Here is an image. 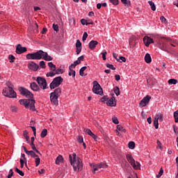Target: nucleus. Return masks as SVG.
<instances>
[{
    "mask_svg": "<svg viewBox=\"0 0 178 178\" xmlns=\"http://www.w3.org/2000/svg\"><path fill=\"white\" fill-rule=\"evenodd\" d=\"M26 59L29 60H40L44 59V60H52L53 58L48 55V53L42 51L38 50L36 52L29 53L26 56Z\"/></svg>",
    "mask_w": 178,
    "mask_h": 178,
    "instance_id": "1",
    "label": "nucleus"
},
{
    "mask_svg": "<svg viewBox=\"0 0 178 178\" xmlns=\"http://www.w3.org/2000/svg\"><path fill=\"white\" fill-rule=\"evenodd\" d=\"M70 162L73 167L74 172H80L83 170V161L77 156L76 153L69 155Z\"/></svg>",
    "mask_w": 178,
    "mask_h": 178,
    "instance_id": "2",
    "label": "nucleus"
},
{
    "mask_svg": "<svg viewBox=\"0 0 178 178\" xmlns=\"http://www.w3.org/2000/svg\"><path fill=\"white\" fill-rule=\"evenodd\" d=\"M20 105H24L26 109L35 112V100L34 99H19Z\"/></svg>",
    "mask_w": 178,
    "mask_h": 178,
    "instance_id": "3",
    "label": "nucleus"
},
{
    "mask_svg": "<svg viewBox=\"0 0 178 178\" xmlns=\"http://www.w3.org/2000/svg\"><path fill=\"white\" fill-rule=\"evenodd\" d=\"M62 95V88H57L50 93V101L53 105H58V99Z\"/></svg>",
    "mask_w": 178,
    "mask_h": 178,
    "instance_id": "4",
    "label": "nucleus"
},
{
    "mask_svg": "<svg viewBox=\"0 0 178 178\" xmlns=\"http://www.w3.org/2000/svg\"><path fill=\"white\" fill-rule=\"evenodd\" d=\"M126 156L128 162L132 165V168L135 170H140V169H141V164H140L138 161L136 162V160H134L133 156L131 154H127Z\"/></svg>",
    "mask_w": 178,
    "mask_h": 178,
    "instance_id": "5",
    "label": "nucleus"
},
{
    "mask_svg": "<svg viewBox=\"0 0 178 178\" xmlns=\"http://www.w3.org/2000/svg\"><path fill=\"white\" fill-rule=\"evenodd\" d=\"M63 83V78L62 76H57L53 79L49 85L51 90H55L56 87H59Z\"/></svg>",
    "mask_w": 178,
    "mask_h": 178,
    "instance_id": "6",
    "label": "nucleus"
},
{
    "mask_svg": "<svg viewBox=\"0 0 178 178\" xmlns=\"http://www.w3.org/2000/svg\"><path fill=\"white\" fill-rule=\"evenodd\" d=\"M2 94L4 97H7L8 98H16L17 97L16 92H15L13 89L8 88H5L3 90Z\"/></svg>",
    "mask_w": 178,
    "mask_h": 178,
    "instance_id": "7",
    "label": "nucleus"
},
{
    "mask_svg": "<svg viewBox=\"0 0 178 178\" xmlns=\"http://www.w3.org/2000/svg\"><path fill=\"white\" fill-rule=\"evenodd\" d=\"M92 92H94V94H97V95H102V94H104L101 85H99L97 81H93Z\"/></svg>",
    "mask_w": 178,
    "mask_h": 178,
    "instance_id": "8",
    "label": "nucleus"
},
{
    "mask_svg": "<svg viewBox=\"0 0 178 178\" xmlns=\"http://www.w3.org/2000/svg\"><path fill=\"white\" fill-rule=\"evenodd\" d=\"M92 168V173L95 174V172L99 170V169H106L108 168V165L105 163H100L99 164L92 165L90 164Z\"/></svg>",
    "mask_w": 178,
    "mask_h": 178,
    "instance_id": "9",
    "label": "nucleus"
},
{
    "mask_svg": "<svg viewBox=\"0 0 178 178\" xmlns=\"http://www.w3.org/2000/svg\"><path fill=\"white\" fill-rule=\"evenodd\" d=\"M48 66L49 67L50 72H47L46 76L47 77H54L55 76V71L56 70V65L52 62L48 63Z\"/></svg>",
    "mask_w": 178,
    "mask_h": 178,
    "instance_id": "10",
    "label": "nucleus"
},
{
    "mask_svg": "<svg viewBox=\"0 0 178 178\" xmlns=\"http://www.w3.org/2000/svg\"><path fill=\"white\" fill-rule=\"evenodd\" d=\"M19 91L21 94V95H23L24 97H26V98H33V95L31 92H30L26 88H24L23 87L19 88Z\"/></svg>",
    "mask_w": 178,
    "mask_h": 178,
    "instance_id": "11",
    "label": "nucleus"
},
{
    "mask_svg": "<svg viewBox=\"0 0 178 178\" xmlns=\"http://www.w3.org/2000/svg\"><path fill=\"white\" fill-rule=\"evenodd\" d=\"M38 84L42 90H47V80L42 77H38L36 79Z\"/></svg>",
    "mask_w": 178,
    "mask_h": 178,
    "instance_id": "12",
    "label": "nucleus"
},
{
    "mask_svg": "<svg viewBox=\"0 0 178 178\" xmlns=\"http://www.w3.org/2000/svg\"><path fill=\"white\" fill-rule=\"evenodd\" d=\"M149 101H151V96L149 95L145 96L139 103V106L140 108H144V106H147V105L149 104Z\"/></svg>",
    "mask_w": 178,
    "mask_h": 178,
    "instance_id": "13",
    "label": "nucleus"
},
{
    "mask_svg": "<svg viewBox=\"0 0 178 178\" xmlns=\"http://www.w3.org/2000/svg\"><path fill=\"white\" fill-rule=\"evenodd\" d=\"M39 67L40 66L33 61H31L28 64V68L29 70H33V72H37Z\"/></svg>",
    "mask_w": 178,
    "mask_h": 178,
    "instance_id": "14",
    "label": "nucleus"
},
{
    "mask_svg": "<svg viewBox=\"0 0 178 178\" xmlns=\"http://www.w3.org/2000/svg\"><path fill=\"white\" fill-rule=\"evenodd\" d=\"M27 51L26 47H22V44H17L16 47V54L20 55L22 54H24V52Z\"/></svg>",
    "mask_w": 178,
    "mask_h": 178,
    "instance_id": "15",
    "label": "nucleus"
},
{
    "mask_svg": "<svg viewBox=\"0 0 178 178\" xmlns=\"http://www.w3.org/2000/svg\"><path fill=\"white\" fill-rule=\"evenodd\" d=\"M143 42L145 45V47H149L150 44H154V39H152L148 36H145L143 38Z\"/></svg>",
    "mask_w": 178,
    "mask_h": 178,
    "instance_id": "16",
    "label": "nucleus"
},
{
    "mask_svg": "<svg viewBox=\"0 0 178 178\" xmlns=\"http://www.w3.org/2000/svg\"><path fill=\"white\" fill-rule=\"evenodd\" d=\"M85 132L86 133V134H88V136H90V137L92 138H93L95 140V141H97L98 136H97V135L94 134V133H92L91 129H85Z\"/></svg>",
    "mask_w": 178,
    "mask_h": 178,
    "instance_id": "17",
    "label": "nucleus"
},
{
    "mask_svg": "<svg viewBox=\"0 0 178 178\" xmlns=\"http://www.w3.org/2000/svg\"><path fill=\"white\" fill-rule=\"evenodd\" d=\"M97 45H98V41L97 40H91L89 42V48L91 49V51H94Z\"/></svg>",
    "mask_w": 178,
    "mask_h": 178,
    "instance_id": "18",
    "label": "nucleus"
},
{
    "mask_svg": "<svg viewBox=\"0 0 178 178\" xmlns=\"http://www.w3.org/2000/svg\"><path fill=\"white\" fill-rule=\"evenodd\" d=\"M107 106H116V102H115V98L113 97L108 99L106 102Z\"/></svg>",
    "mask_w": 178,
    "mask_h": 178,
    "instance_id": "19",
    "label": "nucleus"
},
{
    "mask_svg": "<svg viewBox=\"0 0 178 178\" xmlns=\"http://www.w3.org/2000/svg\"><path fill=\"white\" fill-rule=\"evenodd\" d=\"M30 86L33 91H40V86L35 82L31 83Z\"/></svg>",
    "mask_w": 178,
    "mask_h": 178,
    "instance_id": "20",
    "label": "nucleus"
},
{
    "mask_svg": "<svg viewBox=\"0 0 178 178\" xmlns=\"http://www.w3.org/2000/svg\"><path fill=\"white\" fill-rule=\"evenodd\" d=\"M145 62H146V63H151V62H152L151 55L148 53H147L145 56Z\"/></svg>",
    "mask_w": 178,
    "mask_h": 178,
    "instance_id": "21",
    "label": "nucleus"
},
{
    "mask_svg": "<svg viewBox=\"0 0 178 178\" xmlns=\"http://www.w3.org/2000/svg\"><path fill=\"white\" fill-rule=\"evenodd\" d=\"M26 155H29V156H31L32 158H38V155L35 154V153L34 152V151L33 150H30V151H27L26 152Z\"/></svg>",
    "mask_w": 178,
    "mask_h": 178,
    "instance_id": "22",
    "label": "nucleus"
},
{
    "mask_svg": "<svg viewBox=\"0 0 178 178\" xmlns=\"http://www.w3.org/2000/svg\"><path fill=\"white\" fill-rule=\"evenodd\" d=\"M63 162V156L62 155H58V156L56 159V164L60 165Z\"/></svg>",
    "mask_w": 178,
    "mask_h": 178,
    "instance_id": "23",
    "label": "nucleus"
},
{
    "mask_svg": "<svg viewBox=\"0 0 178 178\" xmlns=\"http://www.w3.org/2000/svg\"><path fill=\"white\" fill-rule=\"evenodd\" d=\"M154 118L157 120H159L160 122H163V115L161 113L156 114Z\"/></svg>",
    "mask_w": 178,
    "mask_h": 178,
    "instance_id": "24",
    "label": "nucleus"
},
{
    "mask_svg": "<svg viewBox=\"0 0 178 178\" xmlns=\"http://www.w3.org/2000/svg\"><path fill=\"white\" fill-rule=\"evenodd\" d=\"M121 2L127 8H129V6H131V2L130 1V0H121Z\"/></svg>",
    "mask_w": 178,
    "mask_h": 178,
    "instance_id": "25",
    "label": "nucleus"
},
{
    "mask_svg": "<svg viewBox=\"0 0 178 178\" xmlns=\"http://www.w3.org/2000/svg\"><path fill=\"white\" fill-rule=\"evenodd\" d=\"M47 134H48V130L47 129H44L40 134L41 138H45V137H47Z\"/></svg>",
    "mask_w": 178,
    "mask_h": 178,
    "instance_id": "26",
    "label": "nucleus"
},
{
    "mask_svg": "<svg viewBox=\"0 0 178 178\" xmlns=\"http://www.w3.org/2000/svg\"><path fill=\"white\" fill-rule=\"evenodd\" d=\"M148 3L151 6L152 10H153V12H155V10H156V7L155 6V3L152 1H149Z\"/></svg>",
    "mask_w": 178,
    "mask_h": 178,
    "instance_id": "27",
    "label": "nucleus"
},
{
    "mask_svg": "<svg viewBox=\"0 0 178 178\" xmlns=\"http://www.w3.org/2000/svg\"><path fill=\"white\" fill-rule=\"evenodd\" d=\"M84 60V56H81L77 58L76 60H75V64L80 65V63H81V60Z\"/></svg>",
    "mask_w": 178,
    "mask_h": 178,
    "instance_id": "28",
    "label": "nucleus"
},
{
    "mask_svg": "<svg viewBox=\"0 0 178 178\" xmlns=\"http://www.w3.org/2000/svg\"><path fill=\"white\" fill-rule=\"evenodd\" d=\"M128 147L130 149H134V148H136V143L133 141H131L129 143Z\"/></svg>",
    "mask_w": 178,
    "mask_h": 178,
    "instance_id": "29",
    "label": "nucleus"
},
{
    "mask_svg": "<svg viewBox=\"0 0 178 178\" xmlns=\"http://www.w3.org/2000/svg\"><path fill=\"white\" fill-rule=\"evenodd\" d=\"M113 91L117 97H119V95H120V89L119 88V87L116 86L115 88H114Z\"/></svg>",
    "mask_w": 178,
    "mask_h": 178,
    "instance_id": "30",
    "label": "nucleus"
},
{
    "mask_svg": "<svg viewBox=\"0 0 178 178\" xmlns=\"http://www.w3.org/2000/svg\"><path fill=\"white\" fill-rule=\"evenodd\" d=\"M117 130L121 131V133H126V129H124L122 125H117Z\"/></svg>",
    "mask_w": 178,
    "mask_h": 178,
    "instance_id": "31",
    "label": "nucleus"
},
{
    "mask_svg": "<svg viewBox=\"0 0 178 178\" xmlns=\"http://www.w3.org/2000/svg\"><path fill=\"white\" fill-rule=\"evenodd\" d=\"M24 137L28 143L30 141V136H29V132L27 131H24Z\"/></svg>",
    "mask_w": 178,
    "mask_h": 178,
    "instance_id": "32",
    "label": "nucleus"
},
{
    "mask_svg": "<svg viewBox=\"0 0 178 178\" xmlns=\"http://www.w3.org/2000/svg\"><path fill=\"white\" fill-rule=\"evenodd\" d=\"M19 162H20V168H24V162L26 163V165H27V160H23V159H19Z\"/></svg>",
    "mask_w": 178,
    "mask_h": 178,
    "instance_id": "33",
    "label": "nucleus"
},
{
    "mask_svg": "<svg viewBox=\"0 0 178 178\" xmlns=\"http://www.w3.org/2000/svg\"><path fill=\"white\" fill-rule=\"evenodd\" d=\"M63 70L58 68L56 70V71H54V76H56V74H63Z\"/></svg>",
    "mask_w": 178,
    "mask_h": 178,
    "instance_id": "34",
    "label": "nucleus"
},
{
    "mask_svg": "<svg viewBox=\"0 0 178 178\" xmlns=\"http://www.w3.org/2000/svg\"><path fill=\"white\" fill-rule=\"evenodd\" d=\"M87 70V67L86 66L82 67L79 70V74L80 76H84V71Z\"/></svg>",
    "mask_w": 178,
    "mask_h": 178,
    "instance_id": "35",
    "label": "nucleus"
},
{
    "mask_svg": "<svg viewBox=\"0 0 178 178\" xmlns=\"http://www.w3.org/2000/svg\"><path fill=\"white\" fill-rule=\"evenodd\" d=\"M69 76H72V77H76V71L73 70L72 69H69Z\"/></svg>",
    "mask_w": 178,
    "mask_h": 178,
    "instance_id": "36",
    "label": "nucleus"
},
{
    "mask_svg": "<svg viewBox=\"0 0 178 178\" xmlns=\"http://www.w3.org/2000/svg\"><path fill=\"white\" fill-rule=\"evenodd\" d=\"M153 124H154L155 129L159 128V122H158V120H156V118L154 119Z\"/></svg>",
    "mask_w": 178,
    "mask_h": 178,
    "instance_id": "37",
    "label": "nucleus"
},
{
    "mask_svg": "<svg viewBox=\"0 0 178 178\" xmlns=\"http://www.w3.org/2000/svg\"><path fill=\"white\" fill-rule=\"evenodd\" d=\"M108 99H109L108 96H104L103 97H102L100 101H101V102H103L104 104H106V102H108Z\"/></svg>",
    "mask_w": 178,
    "mask_h": 178,
    "instance_id": "38",
    "label": "nucleus"
},
{
    "mask_svg": "<svg viewBox=\"0 0 178 178\" xmlns=\"http://www.w3.org/2000/svg\"><path fill=\"white\" fill-rule=\"evenodd\" d=\"M174 118L175 123H178V110L174 113Z\"/></svg>",
    "mask_w": 178,
    "mask_h": 178,
    "instance_id": "39",
    "label": "nucleus"
},
{
    "mask_svg": "<svg viewBox=\"0 0 178 178\" xmlns=\"http://www.w3.org/2000/svg\"><path fill=\"white\" fill-rule=\"evenodd\" d=\"M15 172L19 174V176H24V172L23 171L20 170L19 168H15Z\"/></svg>",
    "mask_w": 178,
    "mask_h": 178,
    "instance_id": "40",
    "label": "nucleus"
},
{
    "mask_svg": "<svg viewBox=\"0 0 178 178\" xmlns=\"http://www.w3.org/2000/svg\"><path fill=\"white\" fill-rule=\"evenodd\" d=\"M168 83L169 84H177V80H176L175 79H169Z\"/></svg>",
    "mask_w": 178,
    "mask_h": 178,
    "instance_id": "41",
    "label": "nucleus"
},
{
    "mask_svg": "<svg viewBox=\"0 0 178 178\" xmlns=\"http://www.w3.org/2000/svg\"><path fill=\"white\" fill-rule=\"evenodd\" d=\"M162 175H163V168H161L159 170V174L156 175V177L159 178L161 176H162Z\"/></svg>",
    "mask_w": 178,
    "mask_h": 178,
    "instance_id": "42",
    "label": "nucleus"
},
{
    "mask_svg": "<svg viewBox=\"0 0 178 178\" xmlns=\"http://www.w3.org/2000/svg\"><path fill=\"white\" fill-rule=\"evenodd\" d=\"M106 67H108V69H111V70H116V67H115L112 64L107 63Z\"/></svg>",
    "mask_w": 178,
    "mask_h": 178,
    "instance_id": "43",
    "label": "nucleus"
},
{
    "mask_svg": "<svg viewBox=\"0 0 178 178\" xmlns=\"http://www.w3.org/2000/svg\"><path fill=\"white\" fill-rule=\"evenodd\" d=\"M77 141L78 143H79V144L84 143V139L83 138V136H79L77 138Z\"/></svg>",
    "mask_w": 178,
    "mask_h": 178,
    "instance_id": "44",
    "label": "nucleus"
},
{
    "mask_svg": "<svg viewBox=\"0 0 178 178\" xmlns=\"http://www.w3.org/2000/svg\"><path fill=\"white\" fill-rule=\"evenodd\" d=\"M109 2H111L112 5H114L115 6H116L119 3V0H109Z\"/></svg>",
    "mask_w": 178,
    "mask_h": 178,
    "instance_id": "45",
    "label": "nucleus"
},
{
    "mask_svg": "<svg viewBox=\"0 0 178 178\" xmlns=\"http://www.w3.org/2000/svg\"><path fill=\"white\" fill-rule=\"evenodd\" d=\"M118 62H120V63H122V62H126V58L124 56H119L118 57V60H117Z\"/></svg>",
    "mask_w": 178,
    "mask_h": 178,
    "instance_id": "46",
    "label": "nucleus"
},
{
    "mask_svg": "<svg viewBox=\"0 0 178 178\" xmlns=\"http://www.w3.org/2000/svg\"><path fill=\"white\" fill-rule=\"evenodd\" d=\"M35 166H38L41 162V159L38 157H35Z\"/></svg>",
    "mask_w": 178,
    "mask_h": 178,
    "instance_id": "47",
    "label": "nucleus"
},
{
    "mask_svg": "<svg viewBox=\"0 0 178 178\" xmlns=\"http://www.w3.org/2000/svg\"><path fill=\"white\" fill-rule=\"evenodd\" d=\"M156 144H157L158 148H159V149H161V150L163 149V147H162V143H161V141H159V140H157Z\"/></svg>",
    "mask_w": 178,
    "mask_h": 178,
    "instance_id": "48",
    "label": "nucleus"
},
{
    "mask_svg": "<svg viewBox=\"0 0 178 178\" xmlns=\"http://www.w3.org/2000/svg\"><path fill=\"white\" fill-rule=\"evenodd\" d=\"M8 59L10 63H13V62H15V56L13 55H10L8 56Z\"/></svg>",
    "mask_w": 178,
    "mask_h": 178,
    "instance_id": "49",
    "label": "nucleus"
},
{
    "mask_svg": "<svg viewBox=\"0 0 178 178\" xmlns=\"http://www.w3.org/2000/svg\"><path fill=\"white\" fill-rule=\"evenodd\" d=\"M6 86H7V88H10V90H13V85L12 84V83L10 82H7L6 83Z\"/></svg>",
    "mask_w": 178,
    "mask_h": 178,
    "instance_id": "50",
    "label": "nucleus"
},
{
    "mask_svg": "<svg viewBox=\"0 0 178 178\" xmlns=\"http://www.w3.org/2000/svg\"><path fill=\"white\" fill-rule=\"evenodd\" d=\"M39 65L40 67H42V69H45L46 65H45V62L44 60L40 61Z\"/></svg>",
    "mask_w": 178,
    "mask_h": 178,
    "instance_id": "51",
    "label": "nucleus"
},
{
    "mask_svg": "<svg viewBox=\"0 0 178 178\" xmlns=\"http://www.w3.org/2000/svg\"><path fill=\"white\" fill-rule=\"evenodd\" d=\"M76 48H81V42L79 40H76Z\"/></svg>",
    "mask_w": 178,
    "mask_h": 178,
    "instance_id": "52",
    "label": "nucleus"
},
{
    "mask_svg": "<svg viewBox=\"0 0 178 178\" xmlns=\"http://www.w3.org/2000/svg\"><path fill=\"white\" fill-rule=\"evenodd\" d=\"M10 109L11 112H17V107H16L15 106H11L10 107Z\"/></svg>",
    "mask_w": 178,
    "mask_h": 178,
    "instance_id": "53",
    "label": "nucleus"
},
{
    "mask_svg": "<svg viewBox=\"0 0 178 178\" xmlns=\"http://www.w3.org/2000/svg\"><path fill=\"white\" fill-rule=\"evenodd\" d=\"M81 23L83 26H88V24L87 22V20L82 19H81Z\"/></svg>",
    "mask_w": 178,
    "mask_h": 178,
    "instance_id": "54",
    "label": "nucleus"
},
{
    "mask_svg": "<svg viewBox=\"0 0 178 178\" xmlns=\"http://www.w3.org/2000/svg\"><path fill=\"white\" fill-rule=\"evenodd\" d=\"M87 37H88V33H87V32H84L82 37L83 41H86V40H87Z\"/></svg>",
    "mask_w": 178,
    "mask_h": 178,
    "instance_id": "55",
    "label": "nucleus"
},
{
    "mask_svg": "<svg viewBox=\"0 0 178 178\" xmlns=\"http://www.w3.org/2000/svg\"><path fill=\"white\" fill-rule=\"evenodd\" d=\"M112 119H113V122H114L115 124H119V120H118V118L113 117Z\"/></svg>",
    "mask_w": 178,
    "mask_h": 178,
    "instance_id": "56",
    "label": "nucleus"
},
{
    "mask_svg": "<svg viewBox=\"0 0 178 178\" xmlns=\"http://www.w3.org/2000/svg\"><path fill=\"white\" fill-rule=\"evenodd\" d=\"M53 29L54 30V31H59V26H58V24H53Z\"/></svg>",
    "mask_w": 178,
    "mask_h": 178,
    "instance_id": "57",
    "label": "nucleus"
},
{
    "mask_svg": "<svg viewBox=\"0 0 178 178\" xmlns=\"http://www.w3.org/2000/svg\"><path fill=\"white\" fill-rule=\"evenodd\" d=\"M12 176H13V170L10 169L9 170V174L8 175V178H12Z\"/></svg>",
    "mask_w": 178,
    "mask_h": 178,
    "instance_id": "58",
    "label": "nucleus"
},
{
    "mask_svg": "<svg viewBox=\"0 0 178 178\" xmlns=\"http://www.w3.org/2000/svg\"><path fill=\"white\" fill-rule=\"evenodd\" d=\"M79 64H76V61L74 62V63L71 64L69 67V69H73V67H76Z\"/></svg>",
    "mask_w": 178,
    "mask_h": 178,
    "instance_id": "59",
    "label": "nucleus"
},
{
    "mask_svg": "<svg viewBox=\"0 0 178 178\" xmlns=\"http://www.w3.org/2000/svg\"><path fill=\"white\" fill-rule=\"evenodd\" d=\"M106 54H107L106 51L101 53V54L102 55L103 60H106Z\"/></svg>",
    "mask_w": 178,
    "mask_h": 178,
    "instance_id": "60",
    "label": "nucleus"
},
{
    "mask_svg": "<svg viewBox=\"0 0 178 178\" xmlns=\"http://www.w3.org/2000/svg\"><path fill=\"white\" fill-rule=\"evenodd\" d=\"M30 145H31V147L33 151H36L37 148L35 147V145H34V143H30Z\"/></svg>",
    "mask_w": 178,
    "mask_h": 178,
    "instance_id": "61",
    "label": "nucleus"
},
{
    "mask_svg": "<svg viewBox=\"0 0 178 178\" xmlns=\"http://www.w3.org/2000/svg\"><path fill=\"white\" fill-rule=\"evenodd\" d=\"M76 55H79L81 52V47H76Z\"/></svg>",
    "mask_w": 178,
    "mask_h": 178,
    "instance_id": "62",
    "label": "nucleus"
},
{
    "mask_svg": "<svg viewBox=\"0 0 178 178\" xmlns=\"http://www.w3.org/2000/svg\"><path fill=\"white\" fill-rule=\"evenodd\" d=\"M173 130H174V133H175V136H178V128L174 127Z\"/></svg>",
    "mask_w": 178,
    "mask_h": 178,
    "instance_id": "63",
    "label": "nucleus"
},
{
    "mask_svg": "<svg viewBox=\"0 0 178 178\" xmlns=\"http://www.w3.org/2000/svg\"><path fill=\"white\" fill-rule=\"evenodd\" d=\"M160 20L162 22V23H166V18H165L163 16L160 17Z\"/></svg>",
    "mask_w": 178,
    "mask_h": 178,
    "instance_id": "64",
    "label": "nucleus"
}]
</instances>
